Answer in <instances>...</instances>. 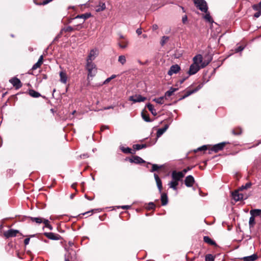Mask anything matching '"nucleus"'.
<instances>
[{
	"instance_id": "nucleus-1",
	"label": "nucleus",
	"mask_w": 261,
	"mask_h": 261,
	"mask_svg": "<svg viewBox=\"0 0 261 261\" xmlns=\"http://www.w3.org/2000/svg\"><path fill=\"white\" fill-rule=\"evenodd\" d=\"M86 69L88 70V79L93 77L96 75L97 68L95 64L93 62H86Z\"/></svg>"
},
{
	"instance_id": "nucleus-2",
	"label": "nucleus",
	"mask_w": 261,
	"mask_h": 261,
	"mask_svg": "<svg viewBox=\"0 0 261 261\" xmlns=\"http://www.w3.org/2000/svg\"><path fill=\"white\" fill-rule=\"evenodd\" d=\"M195 6L201 12L207 13L208 6L205 0H193Z\"/></svg>"
},
{
	"instance_id": "nucleus-3",
	"label": "nucleus",
	"mask_w": 261,
	"mask_h": 261,
	"mask_svg": "<svg viewBox=\"0 0 261 261\" xmlns=\"http://www.w3.org/2000/svg\"><path fill=\"white\" fill-rule=\"evenodd\" d=\"M203 86V84H200L196 88H195L193 90H189V91H187L186 94L179 99V100L184 99L186 98V97H188L189 96L191 95V94L196 93V92L199 91L200 89H201Z\"/></svg>"
},
{
	"instance_id": "nucleus-4",
	"label": "nucleus",
	"mask_w": 261,
	"mask_h": 261,
	"mask_svg": "<svg viewBox=\"0 0 261 261\" xmlns=\"http://www.w3.org/2000/svg\"><path fill=\"white\" fill-rule=\"evenodd\" d=\"M203 86V84H200L196 88H195L193 90H189V91H187L186 94L179 99V100L184 99L186 98V97H188L189 96L191 95V94L196 93V92L199 91L200 89H201Z\"/></svg>"
},
{
	"instance_id": "nucleus-5",
	"label": "nucleus",
	"mask_w": 261,
	"mask_h": 261,
	"mask_svg": "<svg viewBox=\"0 0 261 261\" xmlns=\"http://www.w3.org/2000/svg\"><path fill=\"white\" fill-rule=\"evenodd\" d=\"M203 86V84H200L196 88H195L193 90H189V91H187L186 94L179 99V100L184 99L186 98V97H188L189 96L191 95V94L196 93V92L199 91L200 89H201Z\"/></svg>"
},
{
	"instance_id": "nucleus-6",
	"label": "nucleus",
	"mask_w": 261,
	"mask_h": 261,
	"mask_svg": "<svg viewBox=\"0 0 261 261\" xmlns=\"http://www.w3.org/2000/svg\"><path fill=\"white\" fill-rule=\"evenodd\" d=\"M203 86V84H200L196 88H195L193 90H189V91H187L186 94L179 99V100L184 99L186 98V97H188L189 96L191 95V94L196 93V92L199 91L200 89H201Z\"/></svg>"
},
{
	"instance_id": "nucleus-7",
	"label": "nucleus",
	"mask_w": 261,
	"mask_h": 261,
	"mask_svg": "<svg viewBox=\"0 0 261 261\" xmlns=\"http://www.w3.org/2000/svg\"><path fill=\"white\" fill-rule=\"evenodd\" d=\"M200 68H202L200 65H198L197 64L194 63L193 62L190 66L188 71V73L189 75H193L196 73Z\"/></svg>"
},
{
	"instance_id": "nucleus-8",
	"label": "nucleus",
	"mask_w": 261,
	"mask_h": 261,
	"mask_svg": "<svg viewBox=\"0 0 261 261\" xmlns=\"http://www.w3.org/2000/svg\"><path fill=\"white\" fill-rule=\"evenodd\" d=\"M228 143H229L228 142H222L215 144L211 148V150L212 151H214L216 153L218 152V151L222 150L224 148L225 145Z\"/></svg>"
},
{
	"instance_id": "nucleus-9",
	"label": "nucleus",
	"mask_w": 261,
	"mask_h": 261,
	"mask_svg": "<svg viewBox=\"0 0 261 261\" xmlns=\"http://www.w3.org/2000/svg\"><path fill=\"white\" fill-rule=\"evenodd\" d=\"M213 56L211 54L207 53L205 54L203 58V62L201 64V68H203L206 67L211 62Z\"/></svg>"
},
{
	"instance_id": "nucleus-10",
	"label": "nucleus",
	"mask_w": 261,
	"mask_h": 261,
	"mask_svg": "<svg viewBox=\"0 0 261 261\" xmlns=\"http://www.w3.org/2000/svg\"><path fill=\"white\" fill-rule=\"evenodd\" d=\"M125 160H128L130 163H135L136 164L146 163V162L141 157L137 155L133 156L131 158H126Z\"/></svg>"
},
{
	"instance_id": "nucleus-11",
	"label": "nucleus",
	"mask_w": 261,
	"mask_h": 261,
	"mask_svg": "<svg viewBox=\"0 0 261 261\" xmlns=\"http://www.w3.org/2000/svg\"><path fill=\"white\" fill-rule=\"evenodd\" d=\"M98 54V52L97 49L91 50L87 58L86 62H92V61L95 59Z\"/></svg>"
},
{
	"instance_id": "nucleus-12",
	"label": "nucleus",
	"mask_w": 261,
	"mask_h": 261,
	"mask_svg": "<svg viewBox=\"0 0 261 261\" xmlns=\"http://www.w3.org/2000/svg\"><path fill=\"white\" fill-rule=\"evenodd\" d=\"M9 82L15 88L18 89L22 87L20 80L16 77H14L9 80Z\"/></svg>"
},
{
	"instance_id": "nucleus-13",
	"label": "nucleus",
	"mask_w": 261,
	"mask_h": 261,
	"mask_svg": "<svg viewBox=\"0 0 261 261\" xmlns=\"http://www.w3.org/2000/svg\"><path fill=\"white\" fill-rule=\"evenodd\" d=\"M171 176L173 180L178 182L180 180L182 177H184V174L182 172H176V171H173L172 172Z\"/></svg>"
},
{
	"instance_id": "nucleus-14",
	"label": "nucleus",
	"mask_w": 261,
	"mask_h": 261,
	"mask_svg": "<svg viewBox=\"0 0 261 261\" xmlns=\"http://www.w3.org/2000/svg\"><path fill=\"white\" fill-rule=\"evenodd\" d=\"M146 99V97H143L141 95H135V96H131L129 97V100L132 101L134 103L143 102Z\"/></svg>"
},
{
	"instance_id": "nucleus-15",
	"label": "nucleus",
	"mask_w": 261,
	"mask_h": 261,
	"mask_svg": "<svg viewBox=\"0 0 261 261\" xmlns=\"http://www.w3.org/2000/svg\"><path fill=\"white\" fill-rule=\"evenodd\" d=\"M19 233V230L13 229H10L4 232V235L6 238L15 237Z\"/></svg>"
},
{
	"instance_id": "nucleus-16",
	"label": "nucleus",
	"mask_w": 261,
	"mask_h": 261,
	"mask_svg": "<svg viewBox=\"0 0 261 261\" xmlns=\"http://www.w3.org/2000/svg\"><path fill=\"white\" fill-rule=\"evenodd\" d=\"M43 234L48 239L51 240L57 241L60 240L61 238V237L59 234H55L53 232H44Z\"/></svg>"
},
{
	"instance_id": "nucleus-17",
	"label": "nucleus",
	"mask_w": 261,
	"mask_h": 261,
	"mask_svg": "<svg viewBox=\"0 0 261 261\" xmlns=\"http://www.w3.org/2000/svg\"><path fill=\"white\" fill-rule=\"evenodd\" d=\"M180 70V67L177 64L172 65L168 71L169 75H172L174 73H177Z\"/></svg>"
},
{
	"instance_id": "nucleus-18",
	"label": "nucleus",
	"mask_w": 261,
	"mask_h": 261,
	"mask_svg": "<svg viewBox=\"0 0 261 261\" xmlns=\"http://www.w3.org/2000/svg\"><path fill=\"white\" fill-rule=\"evenodd\" d=\"M239 190H236L234 192H232L231 196L232 198L235 201L237 202L240 200H241L243 199L244 195L242 194H240L239 193Z\"/></svg>"
},
{
	"instance_id": "nucleus-19",
	"label": "nucleus",
	"mask_w": 261,
	"mask_h": 261,
	"mask_svg": "<svg viewBox=\"0 0 261 261\" xmlns=\"http://www.w3.org/2000/svg\"><path fill=\"white\" fill-rule=\"evenodd\" d=\"M195 181L194 178L192 175L187 176L185 180V184L187 187H191Z\"/></svg>"
},
{
	"instance_id": "nucleus-20",
	"label": "nucleus",
	"mask_w": 261,
	"mask_h": 261,
	"mask_svg": "<svg viewBox=\"0 0 261 261\" xmlns=\"http://www.w3.org/2000/svg\"><path fill=\"white\" fill-rule=\"evenodd\" d=\"M153 175L159 191L161 193L163 188L162 180L156 173H154Z\"/></svg>"
},
{
	"instance_id": "nucleus-21",
	"label": "nucleus",
	"mask_w": 261,
	"mask_h": 261,
	"mask_svg": "<svg viewBox=\"0 0 261 261\" xmlns=\"http://www.w3.org/2000/svg\"><path fill=\"white\" fill-rule=\"evenodd\" d=\"M149 165H152V168H151V170H150V172H155V171H158L159 169H161L163 167V165H159L155 164H151L150 162H147V164L146 165V167L147 168H148L149 167V166H148Z\"/></svg>"
},
{
	"instance_id": "nucleus-22",
	"label": "nucleus",
	"mask_w": 261,
	"mask_h": 261,
	"mask_svg": "<svg viewBox=\"0 0 261 261\" xmlns=\"http://www.w3.org/2000/svg\"><path fill=\"white\" fill-rule=\"evenodd\" d=\"M193 60L194 63L197 64L198 65L202 64V62H203V57L200 54L195 56L193 58Z\"/></svg>"
},
{
	"instance_id": "nucleus-23",
	"label": "nucleus",
	"mask_w": 261,
	"mask_h": 261,
	"mask_svg": "<svg viewBox=\"0 0 261 261\" xmlns=\"http://www.w3.org/2000/svg\"><path fill=\"white\" fill-rule=\"evenodd\" d=\"M169 124H166L164 125V127L158 129L156 133L157 138L161 137L167 130L169 127Z\"/></svg>"
},
{
	"instance_id": "nucleus-24",
	"label": "nucleus",
	"mask_w": 261,
	"mask_h": 261,
	"mask_svg": "<svg viewBox=\"0 0 261 261\" xmlns=\"http://www.w3.org/2000/svg\"><path fill=\"white\" fill-rule=\"evenodd\" d=\"M161 200L163 206H165L167 204L168 202V198L167 193H163L161 194Z\"/></svg>"
},
{
	"instance_id": "nucleus-25",
	"label": "nucleus",
	"mask_w": 261,
	"mask_h": 261,
	"mask_svg": "<svg viewBox=\"0 0 261 261\" xmlns=\"http://www.w3.org/2000/svg\"><path fill=\"white\" fill-rule=\"evenodd\" d=\"M120 149L124 153L126 154H135L136 151L135 150H132V149L129 147H124L123 146H121Z\"/></svg>"
},
{
	"instance_id": "nucleus-26",
	"label": "nucleus",
	"mask_w": 261,
	"mask_h": 261,
	"mask_svg": "<svg viewBox=\"0 0 261 261\" xmlns=\"http://www.w3.org/2000/svg\"><path fill=\"white\" fill-rule=\"evenodd\" d=\"M91 16V14L90 13H85V14H83L82 15H77L75 18L74 19H77V18H82L83 20V21L80 23V24H82L85 20L86 19H87L89 17H90Z\"/></svg>"
},
{
	"instance_id": "nucleus-27",
	"label": "nucleus",
	"mask_w": 261,
	"mask_h": 261,
	"mask_svg": "<svg viewBox=\"0 0 261 261\" xmlns=\"http://www.w3.org/2000/svg\"><path fill=\"white\" fill-rule=\"evenodd\" d=\"M257 258V255L255 254H253L250 256H244L242 259L244 261H254Z\"/></svg>"
},
{
	"instance_id": "nucleus-28",
	"label": "nucleus",
	"mask_w": 261,
	"mask_h": 261,
	"mask_svg": "<svg viewBox=\"0 0 261 261\" xmlns=\"http://www.w3.org/2000/svg\"><path fill=\"white\" fill-rule=\"evenodd\" d=\"M29 94L31 96L34 98H38L40 96H42L40 93L33 89H30L29 90Z\"/></svg>"
},
{
	"instance_id": "nucleus-29",
	"label": "nucleus",
	"mask_w": 261,
	"mask_h": 261,
	"mask_svg": "<svg viewBox=\"0 0 261 261\" xmlns=\"http://www.w3.org/2000/svg\"><path fill=\"white\" fill-rule=\"evenodd\" d=\"M178 90L177 88L171 87L169 90L166 91L165 93V97L167 98V97H170L171 96L173 93L176 91Z\"/></svg>"
},
{
	"instance_id": "nucleus-30",
	"label": "nucleus",
	"mask_w": 261,
	"mask_h": 261,
	"mask_svg": "<svg viewBox=\"0 0 261 261\" xmlns=\"http://www.w3.org/2000/svg\"><path fill=\"white\" fill-rule=\"evenodd\" d=\"M250 215L251 216L254 217V216H260L261 215V210L260 209H254L252 210L250 212Z\"/></svg>"
},
{
	"instance_id": "nucleus-31",
	"label": "nucleus",
	"mask_w": 261,
	"mask_h": 261,
	"mask_svg": "<svg viewBox=\"0 0 261 261\" xmlns=\"http://www.w3.org/2000/svg\"><path fill=\"white\" fill-rule=\"evenodd\" d=\"M203 241L208 244H210V245H215L216 246V242L212 240L208 236H204L203 237Z\"/></svg>"
},
{
	"instance_id": "nucleus-32",
	"label": "nucleus",
	"mask_w": 261,
	"mask_h": 261,
	"mask_svg": "<svg viewBox=\"0 0 261 261\" xmlns=\"http://www.w3.org/2000/svg\"><path fill=\"white\" fill-rule=\"evenodd\" d=\"M32 222H35L37 224H40L43 222V218L41 217H28Z\"/></svg>"
},
{
	"instance_id": "nucleus-33",
	"label": "nucleus",
	"mask_w": 261,
	"mask_h": 261,
	"mask_svg": "<svg viewBox=\"0 0 261 261\" xmlns=\"http://www.w3.org/2000/svg\"><path fill=\"white\" fill-rule=\"evenodd\" d=\"M255 224V218L253 216H251L249 218V226L250 229V232L251 233V229L254 227V225Z\"/></svg>"
},
{
	"instance_id": "nucleus-34",
	"label": "nucleus",
	"mask_w": 261,
	"mask_h": 261,
	"mask_svg": "<svg viewBox=\"0 0 261 261\" xmlns=\"http://www.w3.org/2000/svg\"><path fill=\"white\" fill-rule=\"evenodd\" d=\"M106 8V5L105 3H100L99 5L95 7V11L97 12H101L105 10Z\"/></svg>"
},
{
	"instance_id": "nucleus-35",
	"label": "nucleus",
	"mask_w": 261,
	"mask_h": 261,
	"mask_svg": "<svg viewBox=\"0 0 261 261\" xmlns=\"http://www.w3.org/2000/svg\"><path fill=\"white\" fill-rule=\"evenodd\" d=\"M146 107L153 116H156L157 115L156 110L154 109L153 106L152 104L148 103L146 105Z\"/></svg>"
},
{
	"instance_id": "nucleus-36",
	"label": "nucleus",
	"mask_w": 261,
	"mask_h": 261,
	"mask_svg": "<svg viewBox=\"0 0 261 261\" xmlns=\"http://www.w3.org/2000/svg\"><path fill=\"white\" fill-rule=\"evenodd\" d=\"M147 147V145L146 144H137L133 145V148L136 150H139L143 148H145Z\"/></svg>"
},
{
	"instance_id": "nucleus-37",
	"label": "nucleus",
	"mask_w": 261,
	"mask_h": 261,
	"mask_svg": "<svg viewBox=\"0 0 261 261\" xmlns=\"http://www.w3.org/2000/svg\"><path fill=\"white\" fill-rule=\"evenodd\" d=\"M80 25H77L76 27V28H75V30H79V29L77 28ZM74 30H75V29L71 26H68L66 28H64L63 29H62L61 30V32H62L63 31H64V32H72Z\"/></svg>"
},
{
	"instance_id": "nucleus-38",
	"label": "nucleus",
	"mask_w": 261,
	"mask_h": 261,
	"mask_svg": "<svg viewBox=\"0 0 261 261\" xmlns=\"http://www.w3.org/2000/svg\"><path fill=\"white\" fill-rule=\"evenodd\" d=\"M60 81L64 84H65L67 82V76L65 73L63 72H60Z\"/></svg>"
},
{
	"instance_id": "nucleus-39",
	"label": "nucleus",
	"mask_w": 261,
	"mask_h": 261,
	"mask_svg": "<svg viewBox=\"0 0 261 261\" xmlns=\"http://www.w3.org/2000/svg\"><path fill=\"white\" fill-rule=\"evenodd\" d=\"M178 182L175 180L171 181L168 184L169 187L170 188H172L174 190H177V186H178Z\"/></svg>"
},
{
	"instance_id": "nucleus-40",
	"label": "nucleus",
	"mask_w": 261,
	"mask_h": 261,
	"mask_svg": "<svg viewBox=\"0 0 261 261\" xmlns=\"http://www.w3.org/2000/svg\"><path fill=\"white\" fill-rule=\"evenodd\" d=\"M164 99H167L165 97V96H161L158 98H155L153 99V101H155L156 103L162 105L164 103Z\"/></svg>"
},
{
	"instance_id": "nucleus-41",
	"label": "nucleus",
	"mask_w": 261,
	"mask_h": 261,
	"mask_svg": "<svg viewBox=\"0 0 261 261\" xmlns=\"http://www.w3.org/2000/svg\"><path fill=\"white\" fill-rule=\"evenodd\" d=\"M141 116L143 119L146 122H150L152 121V120L150 119L149 116L145 114L143 112L141 113Z\"/></svg>"
},
{
	"instance_id": "nucleus-42",
	"label": "nucleus",
	"mask_w": 261,
	"mask_h": 261,
	"mask_svg": "<svg viewBox=\"0 0 261 261\" xmlns=\"http://www.w3.org/2000/svg\"><path fill=\"white\" fill-rule=\"evenodd\" d=\"M205 15L204 16V18L209 22H213V19L212 18L210 13L207 11L205 13Z\"/></svg>"
},
{
	"instance_id": "nucleus-43",
	"label": "nucleus",
	"mask_w": 261,
	"mask_h": 261,
	"mask_svg": "<svg viewBox=\"0 0 261 261\" xmlns=\"http://www.w3.org/2000/svg\"><path fill=\"white\" fill-rule=\"evenodd\" d=\"M118 62L122 65H124L126 63V58L124 55H121L118 57Z\"/></svg>"
},
{
	"instance_id": "nucleus-44",
	"label": "nucleus",
	"mask_w": 261,
	"mask_h": 261,
	"mask_svg": "<svg viewBox=\"0 0 261 261\" xmlns=\"http://www.w3.org/2000/svg\"><path fill=\"white\" fill-rule=\"evenodd\" d=\"M251 186V182H247L245 185H242L241 187L238 189L239 191H242L244 189H247L250 188Z\"/></svg>"
},
{
	"instance_id": "nucleus-45",
	"label": "nucleus",
	"mask_w": 261,
	"mask_h": 261,
	"mask_svg": "<svg viewBox=\"0 0 261 261\" xmlns=\"http://www.w3.org/2000/svg\"><path fill=\"white\" fill-rule=\"evenodd\" d=\"M205 261H214V257L211 254H208L205 255Z\"/></svg>"
},
{
	"instance_id": "nucleus-46",
	"label": "nucleus",
	"mask_w": 261,
	"mask_h": 261,
	"mask_svg": "<svg viewBox=\"0 0 261 261\" xmlns=\"http://www.w3.org/2000/svg\"><path fill=\"white\" fill-rule=\"evenodd\" d=\"M242 129L240 128L232 130V133L234 135H240L242 134Z\"/></svg>"
},
{
	"instance_id": "nucleus-47",
	"label": "nucleus",
	"mask_w": 261,
	"mask_h": 261,
	"mask_svg": "<svg viewBox=\"0 0 261 261\" xmlns=\"http://www.w3.org/2000/svg\"><path fill=\"white\" fill-rule=\"evenodd\" d=\"M207 145H202V146H200L198 148H197L196 149H195L194 150V151L195 152H197L198 151H203V150H207Z\"/></svg>"
},
{
	"instance_id": "nucleus-48",
	"label": "nucleus",
	"mask_w": 261,
	"mask_h": 261,
	"mask_svg": "<svg viewBox=\"0 0 261 261\" xmlns=\"http://www.w3.org/2000/svg\"><path fill=\"white\" fill-rule=\"evenodd\" d=\"M169 40V37L166 36H164L162 37L161 41V44L162 46H163L166 42Z\"/></svg>"
},
{
	"instance_id": "nucleus-49",
	"label": "nucleus",
	"mask_w": 261,
	"mask_h": 261,
	"mask_svg": "<svg viewBox=\"0 0 261 261\" xmlns=\"http://www.w3.org/2000/svg\"><path fill=\"white\" fill-rule=\"evenodd\" d=\"M252 7L254 10H261V1L258 4L253 5Z\"/></svg>"
},
{
	"instance_id": "nucleus-50",
	"label": "nucleus",
	"mask_w": 261,
	"mask_h": 261,
	"mask_svg": "<svg viewBox=\"0 0 261 261\" xmlns=\"http://www.w3.org/2000/svg\"><path fill=\"white\" fill-rule=\"evenodd\" d=\"M116 77V75L115 74H113L110 77L107 78L103 82V84H107L109 82H110L111 80H112V79H114V78H115Z\"/></svg>"
},
{
	"instance_id": "nucleus-51",
	"label": "nucleus",
	"mask_w": 261,
	"mask_h": 261,
	"mask_svg": "<svg viewBox=\"0 0 261 261\" xmlns=\"http://www.w3.org/2000/svg\"><path fill=\"white\" fill-rule=\"evenodd\" d=\"M117 208H122L123 210H128L130 208L131 205H121V206H116Z\"/></svg>"
},
{
	"instance_id": "nucleus-52",
	"label": "nucleus",
	"mask_w": 261,
	"mask_h": 261,
	"mask_svg": "<svg viewBox=\"0 0 261 261\" xmlns=\"http://www.w3.org/2000/svg\"><path fill=\"white\" fill-rule=\"evenodd\" d=\"M119 46L121 48H125L127 46V42H123L122 43H118Z\"/></svg>"
},
{
	"instance_id": "nucleus-53",
	"label": "nucleus",
	"mask_w": 261,
	"mask_h": 261,
	"mask_svg": "<svg viewBox=\"0 0 261 261\" xmlns=\"http://www.w3.org/2000/svg\"><path fill=\"white\" fill-rule=\"evenodd\" d=\"M155 205L153 202H150L148 203V206L147 207V209L148 210H153L155 208Z\"/></svg>"
},
{
	"instance_id": "nucleus-54",
	"label": "nucleus",
	"mask_w": 261,
	"mask_h": 261,
	"mask_svg": "<svg viewBox=\"0 0 261 261\" xmlns=\"http://www.w3.org/2000/svg\"><path fill=\"white\" fill-rule=\"evenodd\" d=\"M52 1L53 0H44L42 2V3H41L40 4L36 3L35 2V3H36V5H45Z\"/></svg>"
},
{
	"instance_id": "nucleus-55",
	"label": "nucleus",
	"mask_w": 261,
	"mask_h": 261,
	"mask_svg": "<svg viewBox=\"0 0 261 261\" xmlns=\"http://www.w3.org/2000/svg\"><path fill=\"white\" fill-rule=\"evenodd\" d=\"M257 12L254 13V17L255 18H258L261 15V10H256Z\"/></svg>"
},
{
	"instance_id": "nucleus-56",
	"label": "nucleus",
	"mask_w": 261,
	"mask_h": 261,
	"mask_svg": "<svg viewBox=\"0 0 261 261\" xmlns=\"http://www.w3.org/2000/svg\"><path fill=\"white\" fill-rule=\"evenodd\" d=\"M244 49V47H243L242 46H239L238 47H237L235 49V51L236 53H238L240 51H242Z\"/></svg>"
},
{
	"instance_id": "nucleus-57",
	"label": "nucleus",
	"mask_w": 261,
	"mask_h": 261,
	"mask_svg": "<svg viewBox=\"0 0 261 261\" xmlns=\"http://www.w3.org/2000/svg\"><path fill=\"white\" fill-rule=\"evenodd\" d=\"M40 66V65H39V63H36L32 67V70H35L39 68Z\"/></svg>"
},
{
	"instance_id": "nucleus-58",
	"label": "nucleus",
	"mask_w": 261,
	"mask_h": 261,
	"mask_svg": "<svg viewBox=\"0 0 261 261\" xmlns=\"http://www.w3.org/2000/svg\"><path fill=\"white\" fill-rule=\"evenodd\" d=\"M43 56L41 55V56H40V57L37 61V63H39V65H40V66L43 62Z\"/></svg>"
},
{
	"instance_id": "nucleus-59",
	"label": "nucleus",
	"mask_w": 261,
	"mask_h": 261,
	"mask_svg": "<svg viewBox=\"0 0 261 261\" xmlns=\"http://www.w3.org/2000/svg\"><path fill=\"white\" fill-rule=\"evenodd\" d=\"M62 32L61 31L60 33L54 38L53 42L57 41L61 36Z\"/></svg>"
},
{
	"instance_id": "nucleus-60",
	"label": "nucleus",
	"mask_w": 261,
	"mask_h": 261,
	"mask_svg": "<svg viewBox=\"0 0 261 261\" xmlns=\"http://www.w3.org/2000/svg\"><path fill=\"white\" fill-rule=\"evenodd\" d=\"M187 20H188V17H187V15H185L184 16H182V22L183 23H185L187 21Z\"/></svg>"
},
{
	"instance_id": "nucleus-61",
	"label": "nucleus",
	"mask_w": 261,
	"mask_h": 261,
	"mask_svg": "<svg viewBox=\"0 0 261 261\" xmlns=\"http://www.w3.org/2000/svg\"><path fill=\"white\" fill-rule=\"evenodd\" d=\"M30 238H25L24 240V244L25 245H27L29 244V242H30Z\"/></svg>"
},
{
	"instance_id": "nucleus-62",
	"label": "nucleus",
	"mask_w": 261,
	"mask_h": 261,
	"mask_svg": "<svg viewBox=\"0 0 261 261\" xmlns=\"http://www.w3.org/2000/svg\"><path fill=\"white\" fill-rule=\"evenodd\" d=\"M114 108V106H110L104 107L100 110H109L111 109H113Z\"/></svg>"
},
{
	"instance_id": "nucleus-63",
	"label": "nucleus",
	"mask_w": 261,
	"mask_h": 261,
	"mask_svg": "<svg viewBox=\"0 0 261 261\" xmlns=\"http://www.w3.org/2000/svg\"><path fill=\"white\" fill-rule=\"evenodd\" d=\"M136 33L138 35H140L142 34V29L141 28L137 29L136 30Z\"/></svg>"
},
{
	"instance_id": "nucleus-64",
	"label": "nucleus",
	"mask_w": 261,
	"mask_h": 261,
	"mask_svg": "<svg viewBox=\"0 0 261 261\" xmlns=\"http://www.w3.org/2000/svg\"><path fill=\"white\" fill-rule=\"evenodd\" d=\"M80 157L82 159H86V158H87L89 157L87 153H84V154H82L80 155Z\"/></svg>"
}]
</instances>
